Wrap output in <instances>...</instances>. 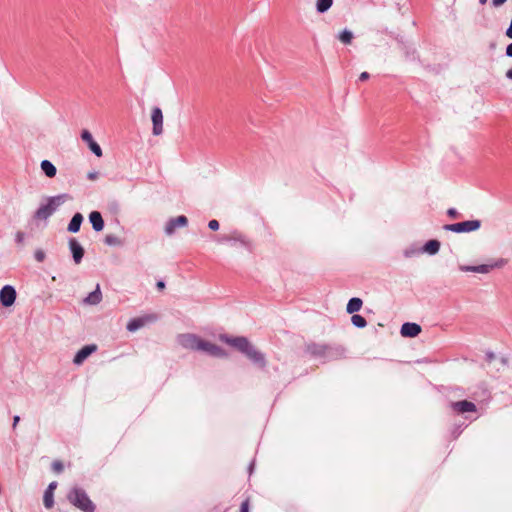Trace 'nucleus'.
<instances>
[{
	"label": "nucleus",
	"mask_w": 512,
	"mask_h": 512,
	"mask_svg": "<svg viewBox=\"0 0 512 512\" xmlns=\"http://www.w3.org/2000/svg\"><path fill=\"white\" fill-rule=\"evenodd\" d=\"M220 339L233 346L243 354H245L252 362L258 364L260 367L264 368L266 366L265 356L262 352L258 351L247 338L245 337H234L230 338L228 336L222 335Z\"/></svg>",
	"instance_id": "obj_1"
},
{
	"label": "nucleus",
	"mask_w": 512,
	"mask_h": 512,
	"mask_svg": "<svg viewBox=\"0 0 512 512\" xmlns=\"http://www.w3.org/2000/svg\"><path fill=\"white\" fill-rule=\"evenodd\" d=\"M67 499L73 506L83 512L95 511L96 507L94 503L90 500L87 493L81 488H72L67 495Z\"/></svg>",
	"instance_id": "obj_2"
},
{
	"label": "nucleus",
	"mask_w": 512,
	"mask_h": 512,
	"mask_svg": "<svg viewBox=\"0 0 512 512\" xmlns=\"http://www.w3.org/2000/svg\"><path fill=\"white\" fill-rule=\"evenodd\" d=\"M67 199H69L68 194H61L53 197H49L45 204H42L35 213V217L38 219H47L49 218L59 206H61Z\"/></svg>",
	"instance_id": "obj_3"
},
{
	"label": "nucleus",
	"mask_w": 512,
	"mask_h": 512,
	"mask_svg": "<svg viewBox=\"0 0 512 512\" xmlns=\"http://www.w3.org/2000/svg\"><path fill=\"white\" fill-rule=\"evenodd\" d=\"M307 350L312 356L322 357V358H329V357L333 356L334 354L341 355L343 353L342 349H338V348L334 349L328 345L317 344V343L309 344L307 346Z\"/></svg>",
	"instance_id": "obj_4"
},
{
	"label": "nucleus",
	"mask_w": 512,
	"mask_h": 512,
	"mask_svg": "<svg viewBox=\"0 0 512 512\" xmlns=\"http://www.w3.org/2000/svg\"><path fill=\"white\" fill-rule=\"evenodd\" d=\"M480 225L481 223L479 220H468L454 224H446L444 229L455 233H464L476 231L480 228Z\"/></svg>",
	"instance_id": "obj_5"
},
{
	"label": "nucleus",
	"mask_w": 512,
	"mask_h": 512,
	"mask_svg": "<svg viewBox=\"0 0 512 512\" xmlns=\"http://www.w3.org/2000/svg\"><path fill=\"white\" fill-rule=\"evenodd\" d=\"M507 261L505 259H499L493 264H483L478 266H461V270L465 272H476V273H489L493 268H501L506 265Z\"/></svg>",
	"instance_id": "obj_6"
},
{
	"label": "nucleus",
	"mask_w": 512,
	"mask_h": 512,
	"mask_svg": "<svg viewBox=\"0 0 512 512\" xmlns=\"http://www.w3.org/2000/svg\"><path fill=\"white\" fill-rule=\"evenodd\" d=\"M178 343L185 349L198 351L201 338L195 334H180L177 337Z\"/></svg>",
	"instance_id": "obj_7"
},
{
	"label": "nucleus",
	"mask_w": 512,
	"mask_h": 512,
	"mask_svg": "<svg viewBox=\"0 0 512 512\" xmlns=\"http://www.w3.org/2000/svg\"><path fill=\"white\" fill-rule=\"evenodd\" d=\"M16 300V290L11 285H5L0 290V302L4 307H10Z\"/></svg>",
	"instance_id": "obj_8"
},
{
	"label": "nucleus",
	"mask_w": 512,
	"mask_h": 512,
	"mask_svg": "<svg viewBox=\"0 0 512 512\" xmlns=\"http://www.w3.org/2000/svg\"><path fill=\"white\" fill-rule=\"evenodd\" d=\"M198 351H203V352H206V353H208L212 356H216V357H226V355H227L224 352V350L222 348H220L219 346H217L211 342L202 340V339L200 341Z\"/></svg>",
	"instance_id": "obj_9"
},
{
	"label": "nucleus",
	"mask_w": 512,
	"mask_h": 512,
	"mask_svg": "<svg viewBox=\"0 0 512 512\" xmlns=\"http://www.w3.org/2000/svg\"><path fill=\"white\" fill-rule=\"evenodd\" d=\"M152 123H153V134L158 136L163 132V114L159 107H155L152 110Z\"/></svg>",
	"instance_id": "obj_10"
},
{
	"label": "nucleus",
	"mask_w": 512,
	"mask_h": 512,
	"mask_svg": "<svg viewBox=\"0 0 512 512\" xmlns=\"http://www.w3.org/2000/svg\"><path fill=\"white\" fill-rule=\"evenodd\" d=\"M97 350V345L90 344L81 348L74 356L73 363L75 365H81L92 353Z\"/></svg>",
	"instance_id": "obj_11"
},
{
	"label": "nucleus",
	"mask_w": 512,
	"mask_h": 512,
	"mask_svg": "<svg viewBox=\"0 0 512 512\" xmlns=\"http://www.w3.org/2000/svg\"><path fill=\"white\" fill-rule=\"evenodd\" d=\"M188 223V219L184 215L170 219L165 226V233L172 235L177 227H184Z\"/></svg>",
	"instance_id": "obj_12"
},
{
	"label": "nucleus",
	"mask_w": 512,
	"mask_h": 512,
	"mask_svg": "<svg viewBox=\"0 0 512 512\" xmlns=\"http://www.w3.org/2000/svg\"><path fill=\"white\" fill-rule=\"evenodd\" d=\"M81 139L87 143L90 150L97 156H102L101 147L94 141L92 134L88 130H83L81 133Z\"/></svg>",
	"instance_id": "obj_13"
},
{
	"label": "nucleus",
	"mask_w": 512,
	"mask_h": 512,
	"mask_svg": "<svg viewBox=\"0 0 512 512\" xmlns=\"http://www.w3.org/2000/svg\"><path fill=\"white\" fill-rule=\"evenodd\" d=\"M400 332L404 337H416L421 332V326L417 323L406 322L402 325Z\"/></svg>",
	"instance_id": "obj_14"
},
{
	"label": "nucleus",
	"mask_w": 512,
	"mask_h": 512,
	"mask_svg": "<svg viewBox=\"0 0 512 512\" xmlns=\"http://www.w3.org/2000/svg\"><path fill=\"white\" fill-rule=\"evenodd\" d=\"M154 319L155 318L153 316L133 318L128 322L127 330L130 332H135L138 329L142 328L147 322L153 321Z\"/></svg>",
	"instance_id": "obj_15"
},
{
	"label": "nucleus",
	"mask_w": 512,
	"mask_h": 512,
	"mask_svg": "<svg viewBox=\"0 0 512 512\" xmlns=\"http://www.w3.org/2000/svg\"><path fill=\"white\" fill-rule=\"evenodd\" d=\"M69 247L72 252L75 263H80L84 255L83 247L74 238L69 240Z\"/></svg>",
	"instance_id": "obj_16"
},
{
	"label": "nucleus",
	"mask_w": 512,
	"mask_h": 512,
	"mask_svg": "<svg viewBox=\"0 0 512 512\" xmlns=\"http://www.w3.org/2000/svg\"><path fill=\"white\" fill-rule=\"evenodd\" d=\"M56 487L57 483L51 482L44 492L43 502L44 506L48 509L52 508L54 505V490L56 489Z\"/></svg>",
	"instance_id": "obj_17"
},
{
	"label": "nucleus",
	"mask_w": 512,
	"mask_h": 512,
	"mask_svg": "<svg viewBox=\"0 0 512 512\" xmlns=\"http://www.w3.org/2000/svg\"><path fill=\"white\" fill-rule=\"evenodd\" d=\"M452 407L459 413L475 412L476 405L473 402L462 400L452 403Z\"/></svg>",
	"instance_id": "obj_18"
},
{
	"label": "nucleus",
	"mask_w": 512,
	"mask_h": 512,
	"mask_svg": "<svg viewBox=\"0 0 512 512\" xmlns=\"http://www.w3.org/2000/svg\"><path fill=\"white\" fill-rule=\"evenodd\" d=\"M90 223L96 232H100L104 228V220L98 211H93L89 215Z\"/></svg>",
	"instance_id": "obj_19"
},
{
	"label": "nucleus",
	"mask_w": 512,
	"mask_h": 512,
	"mask_svg": "<svg viewBox=\"0 0 512 512\" xmlns=\"http://www.w3.org/2000/svg\"><path fill=\"white\" fill-rule=\"evenodd\" d=\"M102 300V293L100 290V286L97 285L96 289L92 291L85 299L84 303L87 305H97Z\"/></svg>",
	"instance_id": "obj_20"
},
{
	"label": "nucleus",
	"mask_w": 512,
	"mask_h": 512,
	"mask_svg": "<svg viewBox=\"0 0 512 512\" xmlns=\"http://www.w3.org/2000/svg\"><path fill=\"white\" fill-rule=\"evenodd\" d=\"M41 170L48 178H53L56 176L57 169L55 165L49 160H43L40 163Z\"/></svg>",
	"instance_id": "obj_21"
},
{
	"label": "nucleus",
	"mask_w": 512,
	"mask_h": 512,
	"mask_svg": "<svg viewBox=\"0 0 512 512\" xmlns=\"http://www.w3.org/2000/svg\"><path fill=\"white\" fill-rule=\"evenodd\" d=\"M362 305H363V301L360 298L353 297L348 301L347 306H346V311L349 314H354L362 308Z\"/></svg>",
	"instance_id": "obj_22"
},
{
	"label": "nucleus",
	"mask_w": 512,
	"mask_h": 512,
	"mask_svg": "<svg viewBox=\"0 0 512 512\" xmlns=\"http://www.w3.org/2000/svg\"><path fill=\"white\" fill-rule=\"evenodd\" d=\"M82 221H83V216L81 213H76L70 223L68 224V231L71 232V233H76L79 231L80 229V226L82 224Z\"/></svg>",
	"instance_id": "obj_23"
},
{
	"label": "nucleus",
	"mask_w": 512,
	"mask_h": 512,
	"mask_svg": "<svg viewBox=\"0 0 512 512\" xmlns=\"http://www.w3.org/2000/svg\"><path fill=\"white\" fill-rule=\"evenodd\" d=\"M440 249V242L438 240H429L423 247V251L430 255L436 254Z\"/></svg>",
	"instance_id": "obj_24"
},
{
	"label": "nucleus",
	"mask_w": 512,
	"mask_h": 512,
	"mask_svg": "<svg viewBox=\"0 0 512 512\" xmlns=\"http://www.w3.org/2000/svg\"><path fill=\"white\" fill-rule=\"evenodd\" d=\"M222 241H236L240 242L243 245H248L249 241L246 239V237L240 233L233 232L228 236H224L221 238Z\"/></svg>",
	"instance_id": "obj_25"
},
{
	"label": "nucleus",
	"mask_w": 512,
	"mask_h": 512,
	"mask_svg": "<svg viewBox=\"0 0 512 512\" xmlns=\"http://www.w3.org/2000/svg\"><path fill=\"white\" fill-rule=\"evenodd\" d=\"M333 4V0H317L316 10L318 13H325Z\"/></svg>",
	"instance_id": "obj_26"
},
{
	"label": "nucleus",
	"mask_w": 512,
	"mask_h": 512,
	"mask_svg": "<svg viewBox=\"0 0 512 512\" xmlns=\"http://www.w3.org/2000/svg\"><path fill=\"white\" fill-rule=\"evenodd\" d=\"M351 322L357 328H364L367 325L366 319L363 316L355 313L351 317Z\"/></svg>",
	"instance_id": "obj_27"
},
{
	"label": "nucleus",
	"mask_w": 512,
	"mask_h": 512,
	"mask_svg": "<svg viewBox=\"0 0 512 512\" xmlns=\"http://www.w3.org/2000/svg\"><path fill=\"white\" fill-rule=\"evenodd\" d=\"M338 39L343 44H350L352 42V39H353V33L350 30H348V29H344L342 32H340V34L338 36Z\"/></svg>",
	"instance_id": "obj_28"
},
{
	"label": "nucleus",
	"mask_w": 512,
	"mask_h": 512,
	"mask_svg": "<svg viewBox=\"0 0 512 512\" xmlns=\"http://www.w3.org/2000/svg\"><path fill=\"white\" fill-rule=\"evenodd\" d=\"M105 243L109 246H119L122 241L115 235L109 234L105 236Z\"/></svg>",
	"instance_id": "obj_29"
},
{
	"label": "nucleus",
	"mask_w": 512,
	"mask_h": 512,
	"mask_svg": "<svg viewBox=\"0 0 512 512\" xmlns=\"http://www.w3.org/2000/svg\"><path fill=\"white\" fill-rule=\"evenodd\" d=\"M52 469L56 473H61L63 471V464H62V462L58 461V460L54 461L52 463Z\"/></svg>",
	"instance_id": "obj_30"
},
{
	"label": "nucleus",
	"mask_w": 512,
	"mask_h": 512,
	"mask_svg": "<svg viewBox=\"0 0 512 512\" xmlns=\"http://www.w3.org/2000/svg\"><path fill=\"white\" fill-rule=\"evenodd\" d=\"M208 227L211 230L216 231L219 229V222L217 220H210L208 223Z\"/></svg>",
	"instance_id": "obj_31"
},
{
	"label": "nucleus",
	"mask_w": 512,
	"mask_h": 512,
	"mask_svg": "<svg viewBox=\"0 0 512 512\" xmlns=\"http://www.w3.org/2000/svg\"><path fill=\"white\" fill-rule=\"evenodd\" d=\"M35 258H36V260H37V261H39V262L43 261V260H44V258H45V254H44V252H43V251H41V250L36 251V252H35Z\"/></svg>",
	"instance_id": "obj_32"
},
{
	"label": "nucleus",
	"mask_w": 512,
	"mask_h": 512,
	"mask_svg": "<svg viewBox=\"0 0 512 512\" xmlns=\"http://www.w3.org/2000/svg\"><path fill=\"white\" fill-rule=\"evenodd\" d=\"M240 511L241 512H249V500L248 499H246L245 501L242 502Z\"/></svg>",
	"instance_id": "obj_33"
},
{
	"label": "nucleus",
	"mask_w": 512,
	"mask_h": 512,
	"mask_svg": "<svg viewBox=\"0 0 512 512\" xmlns=\"http://www.w3.org/2000/svg\"><path fill=\"white\" fill-rule=\"evenodd\" d=\"M447 214L451 218H457L458 217V212H457V210L455 208H449L447 210Z\"/></svg>",
	"instance_id": "obj_34"
},
{
	"label": "nucleus",
	"mask_w": 512,
	"mask_h": 512,
	"mask_svg": "<svg viewBox=\"0 0 512 512\" xmlns=\"http://www.w3.org/2000/svg\"><path fill=\"white\" fill-rule=\"evenodd\" d=\"M507 0H492V6L498 8L506 3Z\"/></svg>",
	"instance_id": "obj_35"
},
{
	"label": "nucleus",
	"mask_w": 512,
	"mask_h": 512,
	"mask_svg": "<svg viewBox=\"0 0 512 512\" xmlns=\"http://www.w3.org/2000/svg\"><path fill=\"white\" fill-rule=\"evenodd\" d=\"M98 172L97 171H91L87 174V177L89 180H96L98 178Z\"/></svg>",
	"instance_id": "obj_36"
},
{
	"label": "nucleus",
	"mask_w": 512,
	"mask_h": 512,
	"mask_svg": "<svg viewBox=\"0 0 512 512\" xmlns=\"http://www.w3.org/2000/svg\"><path fill=\"white\" fill-rule=\"evenodd\" d=\"M506 36L510 39H512V18L509 27L506 30Z\"/></svg>",
	"instance_id": "obj_37"
},
{
	"label": "nucleus",
	"mask_w": 512,
	"mask_h": 512,
	"mask_svg": "<svg viewBox=\"0 0 512 512\" xmlns=\"http://www.w3.org/2000/svg\"><path fill=\"white\" fill-rule=\"evenodd\" d=\"M368 78H369V73H368V72H362V73L360 74V76H359V79H360L361 81H365V80H367Z\"/></svg>",
	"instance_id": "obj_38"
},
{
	"label": "nucleus",
	"mask_w": 512,
	"mask_h": 512,
	"mask_svg": "<svg viewBox=\"0 0 512 512\" xmlns=\"http://www.w3.org/2000/svg\"><path fill=\"white\" fill-rule=\"evenodd\" d=\"M506 55L508 57H511L512 58V43H510L507 48H506Z\"/></svg>",
	"instance_id": "obj_39"
},
{
	"label": "nucleus",
	"mask_w": 512,
	"mask_h": 512,
	"mask_svg": "<svg viewBox=\"0 0 512 512\" xmlns=\"http://www.w3.org/2000/svg\"><path fill=\"white\" fill-rule=\"evenodd\" d=\"M20 421V417L18 415L14 416L13 418V428H16L17 424L19 423Z\"/></svg>",
	"instance_id": "obj_40"
},
{
	"label": "nucleus",
	"mask_w": 512,
	"mask_h": 512,
	"mask_svg": "<svg viewBox=\"0 0 512 512\" xmlns=\"http://www.w3.org/2000/svg\"><path fill=\"white\" fill-rule=\"evenodd\" d=\"M156 286L159 290H163L165 288V283L160 280L157 282Z\"/></svg>",
	"instance_id": "obj_41"
},
{
	"label": "nucleus",
	"mask_w": 512,
	"mask_h": 512,
	"mask_svg": "<svg viewBox=\"0 0 512 512\" xmlns=\"http://www.w3.org/2000/svg\"><path fill=\"white\" fill-rule=\"evenodd\" d=\"M506 77L512 80V68L506 72Z\"/></svg>",
	"instance_id": "obj_42"
},
{
	"label": "nucleus",
	"mask_w": 512,
	"mask_h": 512,
	"mask_svg": "<svg viewBox=\"0 0 512 512\" xmlns=\"http://www.w3.org/2000/svg\"><path fill=\"white\" fill-rule=\"evenodd\" d=\"M479 3H480V4H482V5H484V4H486V3H487V0H479Z\"/></svg>",
	"instance_id": "obj_43"
}]
</instances>
